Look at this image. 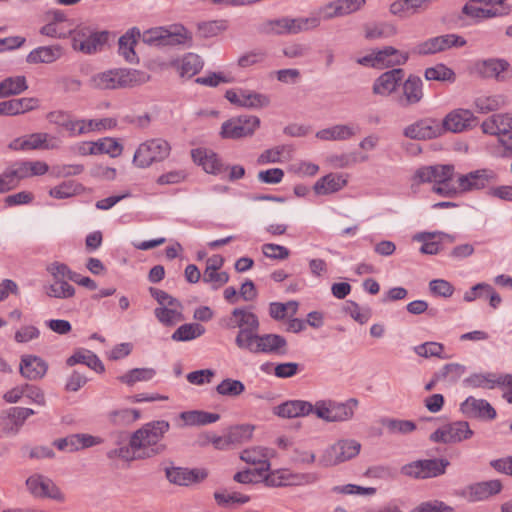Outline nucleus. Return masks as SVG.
I'll return each mask as SVG.
<instances>
[{
	"label": "nucleus",
	"instance_id": "1",
	"mask_svg": "<svg viewBox=\"0 0 512 512\" xmlns=\"http://www.w3.org/2000/svg\"><path fill=\"white\" fill-rule=\"evenodd\" d=\"M169 429L170 424L165 420L146 423L131 435L129 444L132 449L138 451L136 456L140 458L146 459L160 455L167 448L161 440Z\"/></svg>",
	"mask_w": 512,
	"mask_h": 512
},
{
	"label": "nucleus",
	"instance_id": "2",
	"mask_svg": "<svg viewBox=\"0 0 512 512\" xmlns=\"http://www.w3.org/2000/svg\"><path fill=\"white\" fill-rule=\"evenodd\" d=\"M148 78L146 73L139 70L117 68L94 74L89 84L94 89L115 90L143 84Z\"/></svg>",
	"mask_w": 512,
	"mask_h": 512
},
{
	"label": "nucleus",
	"instance_id": "3",
	"mask_svg": "<svg viewBox=\"0 0 512 512\" xmlns=\"http://www.w3.org/2000/svg\"><path fill=\"white\" fill-rule=\"evenodd\" d=\"M320 23L321 19L318 16L296 18L284 16L266 20L260 25L259 32L273 36L296 35L316 29Z\"/></svg>",
	"mask_w": 512,
	"mask_h": 512
},
{
	"label": "nucleus",
	"instance_id": "4",
	"mask_svg": "<svg viewBox=\"0 0 512 512\" xmlns=\"http://www.w3.org/2000/svg\"><path fill=\"white\" fill-rule=\"evenodd\" d=\"M169 143L161 138L141 143L133 156V164L138 168H147L153 163L165 160L170 154Z\"/></svg>",
	"mask_w": 512,
	"mask_h": 512
},
{
	"label": "nucleus",
	"instance_id": "5",
	"mask_svg": "<svg viewBox=\"0 0 512 512\" xmlns=\"http://www.w3.org/2000/svg\"><path fill=\"white\" fill-rule=\"evenodd\" d=\"M249 344L243 346L242 350H247L250 353L258 354H278L284 355L287 353V341L286 339L278 334H258V332L253 333L250 340H248Z\"/></svg>",
	"mask_w": 512,
	"mask_h": 512
},
{
	"label": "nucleus",
	"instance_id": "6",
	"mask_svg": "<svg viewBox=\"0 0 512 512\" xmlns=\"http://www.w3.org/2000/svg\"><path fill=\"white\" fill-rule=\"evenodd\" d=\"M360 449L361 444L356 440H340L323 452L319 464L324 467L338 465L356 457Z\"/></svg>",
	"mask_w": 512,
	"mask_h": 512
},
{
	"label": "nucleus",
	"instance_id": "7",
	"mask_svg": "<svg viewBox=\"0 0 512 512\" xmlns=\"http://www.w3.org/2000/svg\"><path fill=\"white\" fill-rule=\"evenodd\" d=\"M260 119L253 115H241L224 122L221 127L223 138L239 139L250 136L259 127Z\"/></svg>",
	"mask_w": 512,
	"mask_h": 512
},
{
	"label": "nucleus",
	"instance_id": "8",
	"mask_svg": "<svg viewBox=\"0 0 512 512\" xmlns=\"http://www.w3.org/2000/svg\"><path fill=\"white\" fill-rule=\"evenodd\" d=\"M107 39V32H93L87 27H81L72 33V47L85 54H92L101 48Z\"/></svg>",
	"mask_w": 512,
	"mask_h": 512
},
{
	"label": "nucleus",
	"instance_id": "9",
	"mask_svg": "<svg viewBox=\"0 0 512 512\" xmlns=\"http://www.w3.org/2000/svg\"><path fill=\"white\" fill-rule=\"evenodd\" d=\"M233 315L237 318L238 333L235 337L236 346L241 349L246 346L253 333L258 332L260 322L256 314L246 308L238 307L233 309Z\"/></svg>",
	"mask_w": 512,
	"mask_h": 512
},
{
	"label": "nucleus",
	"instance_id": "10",
	"mask_svg": "<svg viewBox=\"0 0 512 512\" xmlns=\"http://www.w3.org/2000/svg\"><path fill=\"white\" fill-rule=\"evenodd\" d=\"M28 491L36 498H49L57 502L65 501V494L55 482L41 474H33L26 480Z\"/></svg>",
	"mask_w": 512,
	"mask_h": 512
},
{
	"label": "nucleus",
	"instance_id": "11",
	"mask_svg": "<svg viewBox=\"0 0 512 512\" xmlns=\"http://www.w3.org/2000/svg\"><path fill=\"white\" fill-rule=\"evenodd\" d=\"M472 436L473 431L468 422L456 421L438 428L430 435L429 439L434 443L449 444L461 442Z\"/></svg>",
	"mask_w": 512,
	"mask_h": 512
},
{
	"label": "nucleus",
	"instance_id": "12",
	"mask_svg": "<svg viewBox=\"0 0 512 512\" xmlns=\"http://www.w3.org/2000/svg\"><path fill=\"white\" fill-rule=\"evenodd\" d=\"M424 98L423 81L410 74L401 83V92L395 96V102L400 108H409L419 104Z\"/></svg>",
	"mask_w": 512,
	"mask_h": 512
},
{
	"label": "nucleus",
	"instance_id": "13",
	"mask_svg": "<svg viewBox=\"0 0 512 512\" xmlns=\"http://www.w3.org/2000/svg\"><path fill=\"white\" fill-rule=\"evenodd\" d=\"M443 134V126L440 120L426 117L406 126L403 135L413 140H430Z\"/></svg>",
	"mask_w": 512,
	"mask_h": 512
},
{
	"label": "nucleus",
	"instance_id": "14",
	"mask_svg": "<svg viewBox=\"0 0 512 512\" xmlns=\"http://www.w3.org/2000/svg\"><path fill=\"white\" fill-rule=\"evenodd\" d=\"M466 40L456 34H446L430 38L414 48V52L420 55L435 54L452 47H463Z\"/></svg>",
	"mask_w": 512,
	"mask_h": 512
},
{
	"label": "nucleus",
	"instance_id": "15",
	"mask_svg": "<svg viewBox=\"0 0 512 512\" xmlns=\"http://www.w3.org/2000/svg\"><path fill=\"white\" fill-rule=\"evenodd\" d=\"M476 124L477 117L468 109H455L440 121V125L443 126V133L446 131L459 133L476 126Z\"/></svg>",
	"mask_w": 512,
	"mask_h": 512
},
{
	"label": "nucleus",
	"instance_id": "16",
	"mask_svg": "<svg viewBox=\"0 0 512 512\" xmlns=\"http://www.w3.org/2000/svg\"><path fill=\"white\" fill-rule=\"evenodd\" d=\"M497 181V174L491 169H479L460 175L457 182L461 191L479 190Z\"/></svg>",
	"mask_w": 512,
	"mask_h": 512
},
{
	"label": "nucleus",
	"instance_id": "17",
	"mask_svg": "<svg viewBox=\"0 0 512 512\" xmlns=\"http://www.w3.org/2000/svg\"><path fill=\"white\" fill-rule=\"evenodd\" d=\"M404 75L405 72L402 68H393L382 73L373 82V94L384 97L390 96L401 85Z\"/></svg>",
	"mask_w": 512,
	"mask_h": 512
},
{
	"label": "nucleus",
	"instance_id": "18",
	"mask_svg": "<svg viewBox=\"0 0 512 512\" xmlns=\"http://www.w3.org/2000/svg\"><path fill=\"white\" fill-rule=\"evenodd\" d=\"M191 156L193 161L200 165L206 173L220 175L229 169V167L222 162L218 154L212 150L206 148L193 149Z\"/></svg>",
	"mask_w": 512,
	"mask_h": 512
},
{
	"label": "nucleus",
	"instance_id": "19",
	"mask_svg": "<svg viewBox=\"0 0 512 512\" xmlns=\"http://www.w3.org/2000/svg\"><path fill=\"white\" fill-rule=\"evenodd\" d=\"M500 480L494 479L471 484L463 490V496L470 502L484 501L502 491Z\"/></svg>",
	"mask_w": 512,
	"mask_h": 512
},
{
	"label": "nucleus",
	"instance_id": "20",
	"mask_svg": "<svg viewBox=\"0 0 512 512\" xmlns=\"http://www.w3.org/2000/svg\"><path fill=\"white\" fill-rule=\"evenodd\" d=\"M460 411L468 418L493 420L496 417V411L488 401L473 396H469L460 404Z\"/></svg>",
	"mask_w": 512,
	"mask_h": 512
},
{
	"label": "nucleus",
	"instance_id": "21",
	"mask_svg": "<svg viewBox=\"0 0 512 512\" xmlns=\"http://www.w3.org/2000/svg\"><path fill=\"white\" fill-rule=\"evenodd\" d=\"M510 64L504 59L491 58L476 64L477 72L484 78H494L497 81L507 80L506 72Z\"/></svg>",
	"mask_w": 512,
	"mask_h": 512
},
{
	"label": "nucleus",
	"instance_id": "22",
	"mask_svg": "<svg viewBox=\"0 0 512 512\" xmlns=\"http://www.w3.org/2000/svg\"><path fill=\"white\" fill-rule=\"evenodd\" d=\"M167 479L176 485L188 486L206 478L207 473L204 470L188 469L181 467H172L166 469Z\"/></svg>",
	"mask_w": 512,
	"mask_h": 512
},
{
	"label": "nucleus",
	"instance_id": "23",
	"mask_svg": "<svg viewBox=\"0 0 512 512\" xmlns=\"http://www.w3.org/2000/svg\"><path fill=\"white\" fill-rule=\"evenodd\" d=\"M481 129L485 134L507 135L512 131V114H493L482 122Z\"/></svg>",
	"mask_w": 512,
	"mask_h": 512
},
{
	"label": "nucleus",
	"instance_id": "24",
	"mask_svg": "<svg viewBox=\"0 0 512 512\" xmlns=\"http://www.w3.org/2000/svg\"><path fill=\"white\" fill-rule=\"evenodd\" d=\"M48 364L35 355H23L20 362V373L29 380H38L45 376Z\"/></svg>",
	"mask_w": 512,
	"mask_h": 512
},
{
	"label": "nucleus",
	"instance_id": "25",
	"mask_svg": "<svg viewBox=\"0 0 512 512\" xmlns=\"http://www.w3.org/2000/svg\"><path fill=\"white\" fill-rule=\"evenodd\" d=\"M313 412V404L304 400H289L274 407V414L281 418L304 417Z\"/></svg>",
	"mask_w": 512,
	"mask_h": 512
},
{
	"label": "nucleus",
	"instance_id": "26",
	"mask_svg": "<svg viewBox=\"0 0 512 512\" xmlns=\"http://www.w3.org/2000/svg\"><path fill=\"white\" fill-rule=\"evenodd\" d=\"M347 185V177L344 174L329 173L316 181L313 186L314 193L318 196L336 193Z\"/></svg>",
	"mask_w": 512,
	"mask_h": 512
},
{
	"label": "nucleus",
	"instance_id": "27",
	"mask_svg": "<svg viewBox=\"0 0 512 512\" xmlns=\"http://www.w3.org/2000/svg\"><path fill=\"white\" fill-rule=\"evenodd\" d=\"M269 456L270 453L267 448L253 447L242 451L240 458L248 464L257 465L255 471H257L258 476H262L264 472L270 469Z\"/></svg>",
	"mask_w": 512,
	"mask_h": 512
},
{
	"label": "nucleus",
	"instance_id": "28",
	"mask_svg": "<svg viewBox=\"0 0 512 512\" xmlns=\"http://www.w3.org/2000/svg\"><path fill=\"white\" fill-rule=\"evenodd\" d=\"M366 3V0H335L329 2L323 10L326 12L325 18L345 16L360 10Z\"/></svg>",
	"mask_w": 512,
	"mask_h": 512
},
{
	"label": "nucleus",
	"instance_id": "29",
	"mask_svg": "<svg viewBox=\"0 0 512 512\" xmlns=\"http://www.w3.org/2000/svg\"><path fill=\"white\" fill-rule=\"evenodd\" d=\"M63 48L56 44L51 46H40L33 49L26 57L29 64H51L61 58Z\"/></svg>",
	"mask_w": 512,
	"mask_h": 512
},
{
	"label": "nucleus",
	"instance_id": "30",
	"mask_svg": "<svg viewBox=\"0 0 512 512\" xmlns=\"http://www.w3.org/2000/svg\"><path fill=\"white\" fill-rule=\"evenodd\" d=\"M375 55L377 56V69L403 65L409 58L408 53H402L392 46L375 51Z\"/></svg>",
	"mask_w": 512,
	"mask_h": 512
},
{
	"label": "nucleus",
	"instance_id": "31",
	"mask_svg": "<svg viewBox=\"0 0 512 512\" xmlns=\"http://www.w3.org/2000/svg\"><path fill=\"white\" fill-rule=\"evenodd\" d=\"M358 131V127L348 124H337L329 128L319 130L316 137L325 141H342L352 138Z\"/></svg>",
	"mask_w": 512,
	"mask_h": 512
},
{
	"label": "nucleus",
	"instance_id": "32",
	"mask_svg": "<svg viewBox=\"0 0 512 512\" xmlns=\"http://www.w3.org/2000/svg\"><path fill=\"white\" fill-rule=\"evenodd\" d=\"M138 37H140V31L134 27L119 38V53L129 63H135L138 60L134 50Z\"/></svg>",
	"mask_w": 512,
	"mask_h": 512
},
{
	"label": "nucleus",
	"instance_id": "33",
	"mask_svg": "<svg viewBox=\"0 0 512 512\" xmlns=\"http://www.w3.org/2000/svg\"><path fill=\"white\" fill-rule=\"evenodd\" d=\"M506 104V97L502 94L480 95L474 100V107L476 111L481 114L495 112Z\"/></svg>",
	"mask_w": 512,
	"mask_h": 512
},
{
	"label": "nucleus",
	"instance_id": "34",
	"mask_svg": "<svg viewBox=\"0 0 512 512\" xmlns=\"http://www.w3.org/2000/svg\"><path fill=\"white\" fill-rule=\"evenodd\" d=\"M68 366L85 364L98 373H103L105 368L102 361L91 351L78 350L66 360Z\"/></svg>",
	"mask_w": 512,
	"mask_h": 512
},
{
	"label": "nucleus",
	"instance_id": "35",
	"mask_svg": "<svg viewBox=\"0 0 512 512\" xmlns=\"http://www.w3.org/2000/svg\"><path fill=\"white\" fill-rule=\"evenodd\" d=\"M477 3L491 5L494 4V0H469L463 6L462 14L475 20L488 19L497 15L495 10L478 7Z\"/></svg>",
	"mask_w": 512,
	"mask_h": 512
},
{
	"label": "nucleus",
	"instance_id": "36",
	"mask_svg": "<svg viewBox=\"0 0 512 512\" xmlns=\"http://www.w3.org/2000/svg\"><path fill=\"white\" fill-rule=\"evenodd\" d=\"M180 418L188 426H203L218 421L220 419V415L217 413L193 410L182 412L180 414Z\"/></svg>",
	"mask_w": 512,
	"mask_h": 512
},
{
	"label": "nucleus",
	"instance_id": "37",
	"mask_svg": "<svg viewBox=\"0 0 512 512\" xmlns=\"http://www.w3.org/2000/svg\"><path fill=\"white\" fill-rule=\"evenodd\" d=\"M156 375L153 368H134L119 376L117 379L129 387L134 386L138 382H148Z\"/></svg>",
	"mask_w": 512,
	"mask_h": 512
},
{
	"label": "nucleus",
	"instance_id": "38",
	"mask_svg": "<svg viewBox=\"0 0 512 512\" xmlns=\"http://www.w3.org/2000/svg\"><path fill=\"white\" fill-rule=\"evenodd\" d=\"M357 405L358 401L354 398H351L346 402H337L332 400L333 415L331 416V422L350 420L354 415V410Z\"/></svg>",
	"mask_w": 512,
	"mask_h": 512
},
{
	"label": "nucleus",
	"instance_id": "39",
	"mask_svg": "<svg viewBox=\"0 0 512 512\" xmlns=\"http://www.w3.org/2000/svg\"><path fill=\"white\" fill-rule=\"evenodd\" d=\"M423 479L434 478L443 475L450 462L444 458L420 460Z\"/></svg>",
	"mask_w": 512,
	"mask_h": 512
},
{
	"label": "nucleus",
	"instance_id": "40",
	"mask_svg": "<svg viewBox=\"0 0 512 512\" xmlns=\"http://www.w3.org/2000/svg\"><path fill=\"white\" fill-rule=\"evenodd\" d=\"M89 152L91 154L106 153L112 157H117L122 152V146L112 138H105L98 142H89Z\"/></svg>",
	"mask_w": 512,
	"mask_h": 512
},
{
	"label": "nucleus",
	"instance_id": "41",
	"mask_svg": "<svg viewBox=\"0 0 512 512\" xmlns=\"http://www.w3.org/2000/svg\"><path fill=\"white\" fill-rule=\"evenodd\" d=\"M205 332V328L199 323H187L178 327L172 334L174 341H190L200 337Z\"/></svg>",
	"mask_w": 512,
	"mask_h": 512
},
{
	"label": "nucleus",
	"instance_id": "42",
	"mask_svg": "<svg viewBox=\"0 0 512 512\" xmlns=\"http://www.w3.org/2000/svg\"><path fill=\"white\" fill-rule=\"evenodd\" d=\"M496 374L475 373L463 380L464 387L493 389L496 386Z\"/></svg>",
	"mask_w": 512,
	"mask_h": 512
},
{
	"label": "nucleus",
	"instance_id": "43",
	"mask_svg": "<svg viewBox=\"0 0 512 512\" xmlns=\"http://www.w3.org/2000/svg\"><path fill=\"white\" fill-rule=\"evenodd\" d=\"M82 190L83 186L80 183L74 180H68L51 188L49 195L56 199H67L79 194Z\"/></svg>",
	"mask_w": 512,
	"mask_h": 512
},
{
	"label": "nucleus",
	"instance_id": "44",
	"mask_svg": "<svg viewBox=\"0 0 512 512\" xmlns=\"http://www.w3.org/2000/svg\"><path fill=\"white\" fill-rule=\"evenodd\" d=\"M202 67L203 61L200 56L194 53H188L181 59L178 69L182 77L191 78L196 75Z\"/></svg>",
	"mask_w": 512,
	"mask_h": 512
},
{
	"label": "nucleus",
	"instance_id": "45",
	"mask_svg": "<svg viewBox=\"0 0 512 512\" xmlns=\"http://www.w3.org/2000/svg\"><path fill=\"white\" fill-rule=\"evenodd\" d=\"M424 77L428 81H448L451 83L456 79L455 72L442 63L426 68Z\"/></svg>",
	"mask_w": 512,
	"mask_h": 512
},
{
	"label": "nucleus",
	"instance_id": "46",
	"mask_svg": "<svg viewBox=\"0 0 512 512\" xmlns=\"http://www.w3.org/2000/svg\"><path fill=\"white\" fill-rule=\"evenodd\" d=\"M27 88L24 76L9 77L0 83V97L20 94Z\"/></svg>",
	"mask_w": 512,
	"mask_h": 512
},
{
	"label": "nucleus",
	"instance_id": "47",
	"mask_svg": "<svg viewBox=\"0 0 512 512\" xmlns=\"http://www.w3.org/2000/svg\"><path fill=\"white\" fill-rule=\"evenodd\" d=\"M164 36L165 40H163L162 46L180 45L192 39L191 34L183 26H175L173 29L165 28Z\"/></svg>",
	"mask_w": 512,
	"mask_h": 512
},
{
	"label": "nucleus",
	"instance_id": "48",
	"mask_svg": "<svg viewBox=\"0 0 512 512\" xmlns=\"http://www.w3.org/2000/svg\"><path fill=\"white\" fill-rule=\"evenodd\" d=\"M45 292L49 297L68 299L75 295V288L68 281L54 280L52 284L45 287Z\"/></svg>",
	"mask_w": 512,
	"mask_h": 512
},
{
	"label": "nucleus",
	"instance_id": "49",
	"mask_svg": "<svg viewBox=\"0 0 512 512\" xmlns=\"http://www.w3.org/2000/svg\"><path fill=\"white\" fill-rule=\"evenodd\" d=\"M254 426L249 424H241L230 427L227 434L226 440L230 444H239L251 439Z\"/></svg>",
	"mask_w": 512,
	"mask_h": 512
},
{
	"label": "nucleus",
	"instance_id": "50",
	"mask_svg": "<svg viewBox=\"0 0 512 512\" xmlns=\"http://www.w3.org/2000/svg\"><path fill=\"white\" fill-rule=\"evenodd\" d=\"M466 367L458 363H449L444 365L436 372V379H441L448 383H456L465 373Z\"/></svg>",
	"mask_w": 512,
	"mask_h": 512
},
{
	"label": "nucleus",
	"instance_id": "51",
	"mask_svg": "<svg viewBox=\"0 0 512 512\" xmlns=\"http://www.w3.org/2000/svg\"><path fill=\"white\" fill-rule=\"evenodd\" d=\"M199 36L202 38L215 37L227 29L226 20H212L200 22L197 25Z\"/></svg>",
	"mask_w": 512,
	"mask_h": 512
},
{
	"label": "nucleus",
	"instance_id": "52",
	"mask_svg": "<svg viewBox=\"0 0 512 512\" xmlns=\"http://www.w3.org/2000/svg\"><path fill=\"white\" fill-rule=\"evenodd\" d=\"M245 391V385L240 380L226 378L216 386V392L222 396L237 397Z\"/></svg>",
	"mask_w": 512,
	"mask_h": 512
},
{
	"label": "nucleus",
	"instance_id": "53",
	"mask_svg": "<svg viewBox=\"0 0 512 512\" xmlns=\"http://www.w3.org/2000/svg\"><path fill=\"white\" fill-rule=\"evenodd\" d=\"M444 346L438 342H425L414 347V352L424 358L438 357L447 359V355H443Z\"/></svg>",
	"mask_w": 512,
	"mask_h": 512
},
{
	"label": "nucleus",
	"instance_id": "54",
	"mask_svg": "<svg viewBox=\"0 0 512 512\" xmlns=\"http://www.w3.org/2000/svg\"><path fill=\"white\" fill-rule=\"evenodd\" d=\"M269 103V97L264 94L249 90L242 91L241 107L257 109L266 107L269 105Z\"/></svg>",
	"mask_w": 512,
	"mask_h": 512
},
{
	"label": "nucleus",
	"instance_id": "55",
	"mask_svg": "<svg viewBox=\"0 0 512 512\" xmlns=\"http://www.w3.org/2000/svg\"><path fill=\"white\" fill-rule=\"evenodd\" d=\"M155 317L165 326H172L176 322L184 319L181 311L175 308H168L166 306L156 308L154 310Z\"/></svg>",
	"mask_w": 512,
	"mask_h": 512
},
{
	"label": "nucleus",
	"instance_id": "56",
	"mask_svg": "<svg viewBox=\"0 0 512 512\" xmlns=\"http://www.w3.org/2000/svg\"><path fill=\"white\" fill-rule=\"evenodd\" d=\"M343 310L346 314L350 315L360 324H365L372 315L371 309L369 307H360L353 301L346 302Z\"/></svg>",
	"mask_w": 512,
	"mask_h": 512
},
{
	"label": "nucleus",
	"instance_id": "57",
	"mask_svg": "<svg viewBox=\"0 0 512 512\" xmlns=\"http://www.w3.org/2000/svg\"><path fill=\"white\" fill-rule=\"evenodd\" d=\"M436 232H422L414 236V240L423 242L420 248V252L427 255H436L440 251V245L438 242L431 241L436 236Z\"/></svg>",
	"mask_w": 512,
	"mask_h": 512
},
{
	"label": "nucleus",
	"instance_id": "58",
	"mask_svg": "<svg viewBox=\"0 0 512 512\" xmlns=\"http://www.w3.org/2000/svg\"><path fill=\"white\" fill-rule=\"evenodd\" d=\"M395 34L396 28L386 23L365 27V37L370 40L388 38Z\"/></svg>",
	"mask_w": 512,
	"mask_h": 512
},
{
	"label": "nucleus",
	"instance_id": "59",
	"mask_svg": "<svg viewBox=\"0 0 512 512\" xmlns=\"http://www.w3.org/2000/svg\"><path fill=\"white\" fill-rule=\"evenodd\" d=\"M382 424L391 433L408 434V433L413 432L416 429V424L410 420L384 419L382 421Z\"/></svg>",
	"mask_w": 512,
	"mask_h": 512
},
{
	"label": "nucleus",
	"instance_id": "60",
	"mask_svg": "<svg viewBox=\"0 0 512 512\" xmlns=\"http://www.w3.org/2000/svg\"><path fill=\"white\" fill-rule=\"evenodd\" d=\"M47 139V133H33L27 139L21 141L19 148L20 150L52 148V146L46 144Z\"/></svg>",
	"mask_w": 512,
	"mask_h": 512
},
{
	"label": "nucleus",
	"instance_id": "61",
	"mask_svg": "<svg viewBox=\"0 0 512 512\" xmlns=\"http://www.w3.org/2000/svg\"><path fill=\"white\" fill-rule=\"evenodd\" d=\"M289 306H293V314H296L298 310V302L288 301L286 303L272 302L269 305V315L275 320H282L289 311Z\"/></svg>",
	"mask_w": 512,
	"mask_h": 512
},
{
	"label": "nucleus",
	"instance_id": "62",
	"mask_svg": "<svg viewBox=\"0 0 512 512\" xmlns=\"http://www.w3.org/2000/svg\"><path fill=\"white\" fill-rule=\"evenodd\" d=\"M202 279L203 282L211 284L213 290H217L229 281V274L218 270H204Z\"/></svg>",
	"mask_w": 512,
	"mask_h": 512
},
{
	"label": "nucleus",
	"instance_id": "63",
	"mask_svg": "<svg viewBox=\"0 0 512 512\" xmlns=\"http://www.w3.org/2000/svg\"><path fill=\"white\" fill-rule=\"evenodd\" d=\"M262 253L266 257L274 260H285L290 255L289 249H287L284 246L273 243H266L262 245Z\"/></svg>",
	"mask_w": 512,
	"mask_h": 512
},
{
	"label": "nucleus",
	"instance_id": "64",
	"mask_svg": "<svg viewBox=\"0 0 512 512\" xmlns=\"http://www.w3.org/2000/svg\"><path fill=\"white\" fill-rule=\"evenodd\" d=\"M453 509L441 501L423 502L418 505L412 512H452Z\"/></svg>",
	"mask_w": 512,
	"mask_h": 512
}]
</instances>
